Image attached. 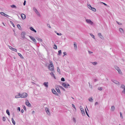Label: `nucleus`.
<instances>
[{
  "mask_svg": "<svg viewBox=\"0 0 125 125\" xmlns=\"http://www.w3.org/2000/svg\"><path fill=\"white\" fill-rule=\"evenodd\" d=\"M28 94L25 93H23L21 94L20 97L21 98H25L27 97Z\"/></svg>",
  "mask_w": 125,
  "mask_h": 125,
  "instance_id": "1",
  "label": "nucleus"
},
{
  "mask_svg": "<svg viewBox=\"0 0 125 125\" xmlns=\"http://www.w3.org/2000/svg\"><path fill=\"white\" fill-rule=\"evenodd\" d=\"M48 67V69L51 71H52L54 70L53 65H49Z\"/></svg>",
  "mask_w": 125,
  "mask_h": 125,
  "instance_id": "2",
  "label": "nucleus"
},
{
  "mask_svg": "<svg viewBox=\"0 0 125 125\" xmlns=\"http://www.w3.org/2000/svg\"><path fill=\"white\" fill-rule=\"evenodd\" d=\"M115 69L120 74H121L122 73V72L120 70V69H119V68L117 66H115Z\"/></svg>",
  "mask_w": 125,
  "mask_h": 125,
  "instance_id": "3",
  "label": "nucleus"
},
{
  "mask_svg": "<svg viewBox=\"0 0 125 125\" xmlns=\"http://www.w3.org/2000/svg\"><path fill=\"white\" fill-rule=\"evenodd\" d=\"M86 21L87 22L90 24L91 25H93L94 23L90 20L86 19Z\"/></svg>",
  "mask_w": 125,
  "mask_h": 125,
  "instance_id": "4",
  "label": "nucleus"
},
{
  "mask_svg": "<svg viewBox=\"0 0 125 125\" xmlns=\"http://www.w3.org/2000/svg\"><path fill=\"white\" fill-rule=\"evenodd\" d=\"M80 108L81 111L82 113V114L83 115H85V114L84 112V109L81 106L80 107Z\"/></svg>",
  "mask_w": 125,
  "mask_h": 125,
  "instance_id": "5",
  "label": "nucleus"
},
{
  "mask_svg": "<svg viewBox=\"0 0 125 125\" xmlns=\"http://www.w3.org/2000/svg\"><path fill=\"white\" fill-rule=\"evenodd\" d=\"M26 104L29 107H31V105L30 103H29V101L27 99H26Z\"/></svg>",
  "mask_w": 125,
  "mask_h": 125,
  "instance_id": "6",
  "label": "nucleus"
},
{
  "mask_svg": "<svg viewBox=\"0 0 125 125\" xmlns=\"http://www.w3.org/2000/svg\"><path fill=\"white\" fill-rule=\"evenodd\" d=\"M52 92L54 94H55V95L56 96H58V93H57L56 91L55 90L53 89H52Z\"/></svg>",
  "mask_w": 125,
  "mask_h": 125,
  "instance_id": "7",
  "label": "nucleus"
},
{
  "mask_svg": "<svg viewBox=\"0 0 125 125\" xmlns=\"http://www.w3.org/2000/svg\"><path fill=\"white\" fill-rule=\"evenodd\" d=\"M98 35L99 37L102 40L104 39V38L103 36L102 35L101 33H99L98 34Z\"/></svg>",
  "mask_w": 125,
  "mask_h": 125,
  "instance_id": "8",
  "label": "nucleus"
},
{
  "mask_svg": "<svg viewBox=\"0 0 125 125\" xmlns=\"http://www.w3.org/2000/svg\"><path fill=\"white\" fill-rule=\"evenodd\" d=\"M25 32H21V37L23 39H25Z\"/></svg>",
  "mask_w": 125,
  "mask_h": 125,
  "instance_id": "9",
  "label": "nucleus"
},
{
  "mask_svg": "<svg viewBox=\"0 0 125 125\" xmlns=\"http://www.w3.org/2000/svg\"><path fill=\"white\" fill-rule=\"evenodd\" d=\"M45 110L47 114L48 115H50V113L47 107L46 108H45Z\"/></svg>",
  "mask_w": 125,
  "mask_h": 125,
  "instance_id": "10",
  "label": "nucleus"
},
{
  "mask_svg": "<svg viewBox=\"0 0 125 125\" xmlns=\"http://www.w3.org/2000/svg\"><path fill=\"white\" fill-rule=\"evenodd\" d=\"M21 16L22 19L23 20L25 19L26 18V15L24 14H21Z\"/></svg>",
  "mask_w": 125,
  "mask_h": 125,
  "instance_id": "11",
  "label": "nucleus"
},
{
  "mask_svg": "<svg viewBox=\"0 0 125 125\" xmlns=\"http://www.w3.org/2000/svg\"><path fill=\"white\" fill-rule=\"evenodd\" d=\"M29 37L33 42L36 43V41L34 38L31 36H30Z\"/></svg>",
  "mask_w": 125,
  "mask_h": 125,
  "instance_id": "12",
  "label": "nucleus"
},
{
  "mask_svg": "<svg viewBox=\"0 0 125 125\" xmlns=\"http://www.w3.org/2000/svg\"><path fill=\"white\" fill-rule=\"evenodd\" d=\"M111 81L113 82H114V83L117 84H119V82L115 80H111Z\"/></svg>",
  "mask_w": 125,
  "mask_h": 125,
  "instance_id": "13",
  "label": "nucleus"
},
{
  "mask_svg": "<svg viewBox=\"0 0 125 125\" xmlns=\"http://www.w3.org/2000/svg\"><path fill=\"white\" fill-rule=\"evenodd\" d=\"M48 82H44L43 83V85H44L46 87H48Z\"/></svg>",
  "mask_w": 125,
  "mask_h": 125,
  "instance_id": "14",
  "label": "nucleus"
},
{
  "mask_svg": "<svg viewBox=\"0 0 125 125\" xmlns=\"http://www.w3.org/2000/svg\"><path fill=\"white\" fill-rule=\"evenodd\" d=\"M30 28L31 30L32 31H34L36 33V31L35 30V29H34V28L32 27H30Z\"/></svg>",
  "mask_w": 125,
  "mask_h": 125,
  "instance_id": "15",
  "label": "nucleus"
},
{
  "mask_svg": "<svg viewBox=\"0 0 125 125\" xmlns=\"http://www.w3.org/2000/svg\"><path fill=\"white\" fill-rule=\"evenodd\" d=\"M56 89L57 91V92H58V93L59 94L61 93V92L58 87H57L56 88Z\"/></svg>",
  "mask_w": 125,
  "mask_h": 125,
  "instance_id": "16",
  "label": "nucleus"
},
{
  "mask_svg": "<svg viewBox=\"0 0 125 125\" xmlns=\"http://www.w3.org/2000/svg\"><path fill=\"white\" fill-rule=\"evenodd\" d=\"M62 85L65 88H67L68 87L67 86V85L65 83H63L62 84Z\"/></svg>",
  "mask_w": 125,
  "mask_h": 125,
  "instance_id": "17",
  "label": "nucleus"
},
{
  "mask_svg": "<svg viewBox=\"0 0 125 125\" xmlns=\"http://www.w3.org/2000/svg\"><path fill=\"white\" fill-rule=\"evenodd\" d=\"M21 94L20 93H19L18 95H16L15 96V98H16L20 97V96Z\"/></svg>",
  "mask_w": 125,
  "mask_h": 125,
  "instance_id": "18",
  "label": "nucleus"
},
{
  "mask_svg": "<svg viewBox=\"0 0 125 125\" xmlns=\"http://www.w3.org/2000/svg\"><path fill=\"white\" fill-rule=\"evenodd\" d=\"M115 109V107L114 106H111V111H114Z\"/></svg>",
  "mask_w": 125,
  "mask_h": 125,
  "instance_id": "19",
  "label": "nucleus"
},
{
  "mask_svg": "<svg viewBox=\"0 0 125 125\" xmlns=\"http://www.w3.org/2000/svg\"><path fill=\"white\" fill-rule=\"evenodd\" d=\"M50 75H51L52 77H53L55 79H56L55 77L54 76V74L52 72L50 73Z\"/></svg>",
  "mask_w": 125,
  "mask_h": 125,
  "instance_id": "20",
  "label": "nucleus"
},
{
  "mask_svg": "<svg viewBox=\"0 0 125 125\" xmlns=\"http://www.w3.org/2000/svg\"><path fill=\"white\" fill-rule=\"evenodd\" d=\"M18 55L22 59H23L24 58L23 57L21 53H18Z\"/></svg>",
  "mask_w": 125,
  "mask_h": 125,
  "instance_id": "21",
  "label": "nucleus"
},
{
  "mask_svg": "<svg viewBox=\"0 0 125 125\" xmlns=\"http://www.w3.org/2000/svg\"><path fill=\"white\" fill-rule=\"evenodd\" d=\"M74 45L75 49H76L77 48V46L76 45V43L75 42H74Z\"/></svg>",
  "mask_w": 125,
  "mask_h": 125,
  "instance_id": "22",
  "label": "nucleus"
},
{
  "mask_svg": "<svg viewBox=\"0 0 125 125\" xmlns=\"http://www.w3.org/2000/svg\"><path fill=\"white\" fill-rule=\"evenodd\" d=\"M119 31L121 33H124V30L122 28H120Z\"/></svg>",
  "mask_w": 125,
  "mask_h": 125,
  "instance_id": "23",
  "label": "nucleus"
},
{
  "mask_svg": "<svg viewBox=\"0 0 125 125\" xmlns=\"http://www.w3.org/2000/svg\"><path fill=\"white\" fill-rule=\"evenodd\" d=\"M90 9L94 12L96 11V10L93 7H92Z\"/></svg>",
  "mask_w": 125,
  "mask_h": 125,
  "instance_id": "24",
  "label": "nucleus"
},
{
  "mask_svg": "<svg viewBox=\"0 0 125 125\" xmlns=\"http://www.w3.org/2000/svg\"><path fill=\"white\" fill-rule=\"evenodd\" d=\"M11 120L13 124V125H15V122L12 118H11Z\"/></svg>",
  "mask_w": 125,
  "mask_h": 125,
  "instance_id": "25",
  "label": "nucleus"
},
{
  "mask_svg": "<svg viewBox=\"0 0 125 125\" xmlns=\"http://www.w3.org/2000/svg\"><path fill=\"white\" fill-rule=\"evenodd\" d=\"M58 86L60 89H62L64 91H65V89L64 88H63V87H62V86Z\"/></svg>",
  "mask_w": 125,
  "mask_h": 125,
  "instance_id": "26",
  "label": "nucleus"
},
{
  "mask_svg": "<svg viewBox=\"0 0 125 125\" xmlns=\"http://www.w3.org/2000/svg\"><path fill=\"white\" fill-rule=\"evenodd\" d=\"M10 6L12 8H16L17 7L15 5H13Z\"/></svg>",
  "mask_w": 125,
  "mask_h": 125,
  "instance_id": "27",
  "label": "nucleus"
},
{
  "mask_svg": "<svg viewBox=\"0 0 125 125\" xmlns=\"http://www.w3.org/2000/svg\"><path fill=\"white\" fill-rule=\"evenodd\" d=\"M35 13L38 16H39L40 17V13L38 11L36 12Z\"/></svg>",
  "mask_w": 125,
  "mask_h": 125,
  "instance_id": "28",
  "label": "nucleus"
},
{
  "mask_svg": "<svg viewBox=\"0 0 125 125\" xmlns=\"http://www.w3.org/2000/svg\"><path fill=\"white\" fill-rule=\"evenodd\" d=\"M89 100L90 102H92L93 99H92V98L91 97H90L89 98Z\"/></svg>",
  "mask_w": 125,
  "mask_h": 125,
  "instance_id": "29",
  "label": "nucleus"
},
{
  "mask_svg": "<svg viewBox=\"0 0 125 125\" xmlns=\"http://www.w3.org/2000/svg\"><path fill=\"white\" fill-rule=\"evenodd\" d=\"M6 112L7 114L9 115H10V112L9 110L8 109H7L6 111Z\"/></svg>",
  "mask_w": 125,
  "mask_h": 125,
  "instance_id": "30",
  "label": "nucleus"
},
{
  "mask_svg": "<svg viewBox=\"0 0 125 125\" xmlns=\"http://www.w3.org/2000/svg\"><path fill=\"white\" fill-rule=\"evenodd\" d=\"M92 63L94 65H96L97 64V62H93Z\"/></svg>",
  "mask_w": 125,
  "mask_h": 125,
  "instance_id": "31",
  "label": "nucleus"
},
{
  "mask_svg": "<svg viewBox=\"0 0 125 125\" xmlns=\"http://www.w3.org/2000/svg\"><path fill=\"white\" fill-rule=\"evenodd\" d=\"M17 26L18 28L20 30H21V27L20 25L19 24H17Z\"/></svg>",
  "mask_w": 125,
  "mask_h": 125,
  "instance_id": "32",
  "label": "nucleus"
},
{
  "mask_svg": "<svg viewBox=\"0 0 125 125\" xmlns=\"http://www.w3.org/2000/svg\"><path fill=\"white\" fill-rule=\"evenodd\" d=\"M33 10L35 12L38 11L37 9L35 7L33 8Z\"/></svg>",
  "mask_w": 125,
  "mask_h": 125,
  "instance_id": "33",
  "label": "nucleus"
},
{
  "mask_svg": "<svg viewBox=\"0 0 125 125\" xmlns=\"http://www.w3.org/2000/svg\"><path fill=\"white\" fill-rule=\"evenodd\" d=\"M87 6L90 9H91V8L92 7L91 5L89 4L87 5Z\"/></svg>",
  "mask_w": 125,
  "mask_h": 125,
  "instance_id": "34",
  "label": "nucleus"
},
{
  "mask_svg": "<svg viewBox=\"0 0 125 125\" xmlns=\"http://www.w3.org/2000/svg\"><path fill=\"white\" fill-rule=\"evenodd\" d=\"M62 53L61 51V50H60L58 51V55H60Z\"/></svg>",
  "mask_w": 125,
  "mask_h": 125,
  "instance_id": "35",
  "label": "nucleus"
},
{
  "mask_svg": "<svg viewBox=\"0 0 125 125\" xmlns=\"http://www.w3.org/2000/svg\"><path fill=\"white\" fill-rule=\"evenodd\" d=\"M53 48L54 49H57V46L56 45L54 44L53 46Z\"/></svg>",
  "mask_w": 125,
  "mask_h": 125,
  "instance_id": "36",
  "label": "nucleus"
},
{
  "mask_svg": "<svg viewBox=\"0 0 125 125\" xmlns=\"http://www.w3.org/2000/svg\"><path fill=\"white\" fill-rule=\"evenodd\" d=\"M125 86L124 84H122L121 86L120 87L121 88L123 89V88H125Z\"/></svg>",
  "mask_w": 125,
  "mask_h": 125,
  "instance_id": "37",
  "label": "nucleus"
},
{
  "mask_svg": "<svg viewBox=\"0 0 125 125\" xmlns=\"http://www.w3.org/2000/svg\"><path fill=\"white\" fill-rule=\"evenodd\" d=\"M90 35L91 37L94 39H95L94 36L92 33H90Z\"/></svg>",
  "mask_w": 125,
  "mask_h": 125,
  "instance_id": "38",
  "label": "nucleus"
},
{
  "mask_svg": "<svg viewBox=\"0 0 125 125\" xmlns=\"http://www.w3.org/2000/svg\"><path fill=\"white\" fill-rule=\"evenodd\" d=\"M85 113H86V114L87 115L88 117H89V116L87 112V110H86V109L85 108Z\"/></svg>",
  "mask_w": 125,
  "mask_h": 125,
  "instance_id": "39",
  "label": "nucleus"
},
{
  "mask_svg": "<svg viewBox=\"0 0 125 125\" xmlns=\"http://www.w3.org/2000/svg\"><path fill=\"white\" fill-rule=\"evenodd\" d=\"M57 71L59 73H60V70L59 67H58L57 68Z\"/></svg>",
  "mask_w": 125,
  "mask_h": 125,
  "instance_id": "40",
  "label": "nucleus"
},
{
  "mask_svg": "<svg viewBox=\"0 0 125 125\" xmlns=\"http://www.w3.org/2000/svg\"><path fill=\"white\" fill-rule=\"evenodd\" d=\"M37 39L39 41H40L41 42H42V39L40 38H38L37 39Z\"/></svg>",
  "mask_w": 125,
  "mask_h": 125,
  "instance_id": "41",
  "label": "nucleus"
},
{
  "mask_svg": "<svg viewBox=\"0 0 125 125\" xmlns=\"http://www.w3.org/2000/svg\"><path fill=\"white\" fill-rule=\"evenodd\" d=\"M98 89L101 91L102 89V87H99L98 88Z\"/></svg>",
  "mask_w": 125,
  "mask_h": 125,
  "instance_id": "42",
  "label": "nucleus"
},
{
  "mask_svg": "<svg viewBox=\"0 0 125 125\" xmlns=\"http://www.w3.org/2000/svg\"><path fill=\"white\" fill-rule=\"evenodd\" d=\"M49 62H50V64H49V65H53V63H52V62L51 61H49Z\"/></svg>",
  "mask_w": 125,
  "mask_h": 125,
  "instance_id": "43",
  "label": "nucleus"
},
{
  "mask_svg": "<svg viewBox=\"0 0 125 125\" xmlns=\"http://www.w3.org/2000/svg\"><path fill=\"white\" fill-rule=\"evenodd\" d=\"M120 116L122 118H123V116H122V113L121 112H120Z\"/></svg>",
  "mask_w": 125,
  "mask_h": 125,
  "instance_id": "44",
  "label": "nucleus"
},
{
  "mask_svg": "<svg viewBox=\"0 0 125 125\" xmlns=\"http://www.w3.org/2000/svg\"><path fill=\"white\" fill-rule=\"evenodd\" d=\"M123 89H124V90L122 91V92L123 93L125 94V88H124Z\"/></svg>",
  "mask_w": 125,
  "mask_h": 125,
  "instance_id": "45",
  "label": "nucleus"
},
{
  "mask_svg": "<svg viewBox=\"0 0 125 125\" xmlns=\"http://www.w3.org/2000/svg\"><path fill=\"white\" fill-rule=\"evenodd\" d=\"M61 80L62 81H65L64 78L63 77H62L61 78Z\"/></svg>",
  "mask_w": 125,
  "mask_h": 125,
  "instance_id": "46",
  "label": "nucleus"
},
{
  "mask_svg": "<svg viewBox=\"0 0 125 125\" xmlns=\"http://www.w3.org/2000/svg\"><path fill=\"white\" fill-rule=\"evenodd\" d=\"M4 14V16H5L7 17L8 18V16H9L8 15L5 14Z\"/></svg>",
  "mask_w": 125,
  "mask_h": 125,
  "instance_id": "47",
  "label": "nucleus"
},
{
  "mask_svg": "<svg viewBox=\"0 0 125 125\" xmlns=\"http://www.w3.org/2000/svg\"><path fill=\"white\" fill-rule=\"evenodd\" d=\"M9 48L11 49V50H12L13 49V48H12L11 46H9Z\"/></svg>",
  "mask_w": 125,
  "mask_h": 125,
  "instance_id": "48",
  "label": "nucleus"
},
{
  "mask_svg": "<svg viewBox=\"0 0 125 125\" xmlns=\"http://www.w3.org/2000/svg\"><path fill=\"white\" fill-rule=\"evenodd\" d=\"M73 121L75 123H76V120H75V118H73Z\"/></svg>",
  "mask_w": 125,
  "mask_h": 125,
  "instance_id": "49",
  "label": "nucleus"
},
{
  "mask_svg": "<svg viewBox=\"0 0 125 125\" xmlns=\"http://www.w3.org/2000/svg\"><path fill=\"white\" fill-rule=\"evenodd\" d=\"M63 54H64V55L63 56V57L65 55H67V53L65 52H63Z\"/></svg>",
  "mask_w": 125,
  "mask_h": 125,
  "instance_id": "50",
  "label": "nucleus"
},
{
  "mask_svg": "<svg viewBox=\"0 0 125 125\" xmlns=\"http://www.w3.org/2000/svg\"><path fill=\"white\" fill-rule=\"evenodd\" d=\"M10 23L13 26V27H14L15 26H14L13 23L12 22V21H10Z\"/></svg>",
  "mask_w": 125,
  "mask_h": 125,
  "instance_id": "51",
  "label": "nucleus"
},
{
  "mask_svg": "<svg viewBox=\"0 0 125 125\" xmlns=\"http://www.w3.org/2000/svg\"><path fill=\"white\" fill-rule=\"evenodd\" d=\"M6 120V118H5V117H3V121H5Z\"/></svg>",
  "mask_w": 125,
  "mask_h": 125,
  "instance_id": "52",
  "label": "nucleus"
},
{
  "mask_svg": "<svg viewBox=\"0 0 125 125\" xmlns=\"http://www.w3.org/2000/svg\"><path fill=\"white\" fill-rule=\"evenodd\" d=\"M116 22L119 25H121L122 24L121 23L117 21H116Z\"/></svg>",
  "mask_w": 125,
  "mask_h": 125,
  "instance_id": "53",
  "label": "nucleus"
},
{
  "mask_svg": "<svg viewBox=\"0 0 125 125\" xmlns=\"http://www.w3.org/2000/svg\"><path fill=\"white\" fill-rule=\"evenodd\" d=\"M23 109H24L25 111H26V107L25 106H23Z\"/></svg>",
  "mask_w": 125,
  "mask_h": 125,
  "instance_id": "54",
  "label": "nucleus"
},
{
  "mask_svg": "<svg viewBox=\"0 0 125 125\" xmlns=\"http://www.w3.org/2000/svg\"><path fill=\"white\" fill-rule=\"evenodd\" d=\"M57 34L58 35L61 36L62 35V34L61 33H57Z\"/></svg>",
  "mask_w": 125,
  "mask_h": 125,
  "instance_id": "55",
  "label": "nucleus"
},
{
  "mask_svg": "<svg viewBox=\"0 0 125 125\" xmlns=\"http://www.w3.org/2000/svg\"><path fill=\"white\" fill-rule=\"evenodd\" d=\"M0 13L3 16H4V14H5V13H3V12H0Z\"/></svg>",
  "mask_w": 125,
  "mask_h": 125,
  "instance_id": "56",
  "label": "nucleus"
},
{
  "mask_svg": "<svg viewBox=\"0 0 125 125\" xmlns=\"http://www.w3.org/2000/svg\"><path fill=\"white\" fill-rule=\"evenodd\" d=\"M12 51H13L15 52H16L17 51V50L16 49L13 48V49L12 50Z\"/></svg>",
  "mask_w": 125,
  "mask_h": 125,
  "instance_id": "57",
  "label": "nucleus"
},
{
  "mask_svg": "<svg viewBox=\"0 0 125 125\" xmlns=\"http://www.w3.org/2000/svg\"><path fill=\"white\" fill-rule=\"evenodd\" d=\"M72 106H73V107L75 109H76V108L74 106V105L73 104H72Z\"/></svg>",
  "mask_w": 125,
  "mask_h": 125,
  "instance_id": "58",
  "label": "nucleus"
},
{
  "mask_svg": "<svg viewBox=\"0 0 125 125\" xmlns=\"http://www.w3.org/2000/svg\"><path fill=\"white\" fill-rule=\"evenodd\" d=\"M88 52L90 54H91L93 53L92 52L90 51H88Z\"/></svg>",
  "mask_w": 125,
  "mask_h": 125,
  "instance_id": "59",
  "label": "nucleus"
},
{
  "mask_svg": "<svg viewBox=\"0 0 125 125\" xmlns=\"http://www.w3.org/2000/svg\"><path fill=\"white\" fill-rule=\"evenodd\" d=\"M26 1L25 0L23 3V5L24 6L26 4Z\"/></svg>",
  "mask_w": 125,
  "mask_h": 125,
  "instance_id": "60",
  "label": "nucleus"
},
{
  "mask_svg": "<svg viewBox=\"0 0 125 125\" xmlns=\"http://www.w3.org/2000/svg\"><path fill=\"white\" fill-rule=\"evenodd\" d=\"M89 86L90 87L91 89H92V85H91L90 84H89Z\"/></svg>",
  "mask_w": 125,
  "mask_h": 125,
  "instance_id": "61",
  "label": "nucleus"
},
{
  "mask_svg": "<svg viewBox=\"0 0 125 125\" xmlns=\"http://www.w3.org/2000/svg\"><path fill=\"white\" fill-rule=\"evenodd\" d=\"M47 25L49 28H51L49 24H47Z\"/></svg>",
  "mask_w": 125,
  "mask_h": 125,
  "instance_id": "62",
  "label": "nucleus"
},
{
  "mask_svg": "<svg viewBox=\"0 0 125 125\" xmlns=\"http://www.w3.org/2000/svg\"><path fill=\"white\" fill-rule=\"evenodd\" d=\"M98 102H95V105H97L98 104Z\"/></svg>",
  "mask_w": 125,
  "mask_h": 125,
  "instance_id": "63",
  "label": "nucleus"
},
{
  "mask_svg": "<svg viewBox=\"0 0 125 125\" xmlns=\"http://www.w3.org/2000/svg\"><path fill=\"white\" fill-rule=\"evenodd\" d=\"M17 109L18 110L20 111V107H18Z\"/></svg>",
  "mask_w": 125,
  "mask_h": 125,
  "instance_id": "64",
  "label": "nucleus"
}]
</instances>
